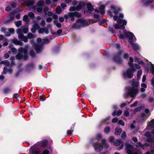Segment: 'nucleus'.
Here are the masks:
<instances>
[{"label":"nucleus","mask_w":154,"mask_h":154,"mask_svg":"<svg viewBox=\"0 0 154 154\" xmlns=\"http://www.w3.org/2000/svg\"><path fill=\"white\" fill-rule=\"evenodd\" d=\"M124 36L122 34L119 35V37L120 38H128V41L131 45L133 48L134 50H137L138 48V45L136 44L133 43V42L136 41V39L133 34L131 32H126L124 31Z\"/></svg>","instance_id":"nucleus-1"},{"label":"nucleus","mask_w":154,"mask_h":154,"mask_svg":"<svg viewBox=\"0 0 154 154\" xmlns=\"http://www.w3.org/2000/svg\"><path fill=\"white\" fill-rule=\"evenodd\" d=\"M129 60L130 62L128 63V64L131 69H129L126 71L124 72L123 74V76L124 78L131 79L133 76L134 72H135L136 70L134 68L133 63L134 61L133 58L132 57H130Z\"/></svg>","instance_id":"nucleus-2"},{"label":"nucleus","mask_w":154,"mask_h":154,"mask_svg":"<svg viewBox=\"0 0 154 154\" xmlns=\"http://www.w3.org/2000/svg\"><path fill=\"white\" fill-rule=\"evenodd\" d=\"M29 47V46L26 45L25 46V48H20L18 50V53L16 56V58L19 60L21 59H23L25 60L27 58V48Z\"/></svg>","instance_id":"nucleus-3"},{"label":"nucleus","mask_w":154,"mask_h":154,"mask_svg":"<svg viewBox=\"0 0 154 154\" xmlns=\"http://www.w3.org/2000/svg\"><path fill=\"white\" fill-rule=\"evenodd\" d=\"M117 22L119 24L117 23L115 24L114 27L115 29H122L124 35V31H125L126 32H128L126 31L124 26L125 25H126L127 24V21L126 20H122L120 18H118V20H117ZM123 35L124 36V35Z\"/></svg>","instance_id":"nucleus-4"},{"label":"nucleus","mask_w":154,"mask_h":154,"mask_svg":"<svg viewBox=\"0 0 154 154\" xmlns=\"http://www.w3.org/2000/svg\"><path fill=\"white\" fill-rule=\"evenodd\" d=\"M125 146L126 150L128 154H141L140 151L134 150L133 149V146L131 145L126 143Z\"/></svg>","instance_id":"nucleus-5"},{"label":"nucleus","mask_w":154,"mask_h":154,"mask_svg":"<svg viewBox=\"0 0 154 154\" xmlns=\"http://www.w3.org/2000/svg\"><path fill=\"white\" fill-rule=\"evenodd\" d=\"M138 92V90L134 87H132L130 89L128 92L124 95V97L126 98L129 95L133 97L135 96Z\"/></svg>","instance_id":"nucleus-6"},{"label":"nucleus","mask_w":154,"mask_h":154,"mask_svg":"<svg viewBox=\"0 0 154 154\" xmlns=\"http://www.w3.org/2000/svg\"><path fill=\"white\" fill-rule=\"evenodd\" d=\"M16 31L17 33L18 34V38L20 40L23 41L25 42H26L28 41L27 37L24 36L22 33L21 29H18Z\"/></svg>","instance_id":"nucleus-7"},{"label":"nucleus","mask_w":154,"mask_h":154,"mask_svg":"<svg viewBox=\"0 0 154 154\" xmlns=\"http://www.w3.org/2000/svg\"><path fill=\"white\" fill-rule=\"evenodd\" d=\"M37 41L38 45H35L34 47L37 52L39 53L42 50V39L40 38H38L37 39Z\"/></svg>","instance_id":"nucleus-8"},{"label":"nucleus","mask_w":154,"mask_h":154,"mask_svg":"<svg viewBox=\"0 0 154 154\" xmlns=\"http://www.w3.org/2000/svg\"><path fill=\"white\" fill-rule=\"evenodd\" d=\"M85 5V4L84 2H80L79 4L76 6L71 7L69 9V11H74L75 10L77 11L80 10L81 8Z\"/></svg>","instance_id":"nucleus-9"},{"label":"nucleus","mask_w":154,"mask_h":154,"mask_svg":"<svg viewBox=\"0 0 154 154\" xmlns=\"http://www.w3.org/2000/svg\"><path fill=\"white\" fill-rule=\"evenodd\" d=\"M81 16V14L77 12H69V17L70 19V20L73 21L74 20V17H79Z\"/></svg>","instance_id":"nucleus-10"},{"label":"nucleus","mask_w":154,"mask_h":154,"mask_svg":"<svg viewBox=\"0 0 154 154\" xmlns=\"http://www.w3.org/2000/svg\"><path fill=\"white\" fill-rule=\"evenodd\" d=\"M87 10H84V13L89 14L93 10V8L91 4L90 3H88L87 5Z\"/></svg>","instance_id":"nucleus-11"},{"label":"nucleus","mask_w":154,"mask_h":154,"mask_svg":"<svg viewBox=\"0 0 154 154\" xmlns=\"http://www.w3.org/2000/svg\"><path fill=\"white\" fill-rule=\"evenodd\" d=\"M38 144L35 145L31 147L29 152L33 154H39V150L37 148Z\"/></svg>","instance_id":"nucleus-12"},{"label":"nucleus","mask_w":154,"mask_h":154,"mask_svg":"<svg viewBox=\"0 0 154 154\" xmlns=\"http://www.w3.org/2000/svg\"><path fill=\"white\" fill-rule=\"evenodd\" d=\"M152 131L151 132V134H152ZM145 136L148 137L147 141L148 142H154V135L153 136V138H152V136L151 135L150 133L149 132H146L144 134Z\"/></svg>","instance_id":"nucleus-13"},{"label":"nucleus","mask_w":154,"mask_h":154,"mask_svg":"<svg viewBox=\"0 0 154 154\" xmlns=\"http://www.w3.org/2000/svg\"><path fill=\"white\" fill-rule=\"evenodd\" d=\"M121 144V145L118 148L119 150L122 149L123 146V143L122 140H114L113 142V144L116 146H118Z\"/></svg>","instance_id":"nucleus-14"},{"label":"nucleus","mask_w":154,"mask_h":154,"mask_svg":"<svg viewBox=\"0 0 154 154\" xmlns=\"http://www.w3.org/2000/svg\"><path fill=\"white\" fill-rule=\"evenodd\" d=\"M78 22H79L82 26L88 25V21L83 19H79L77 20Z\"/></svg>","instance_id":"nucleus-15"},{"label":"nucleus","mask_w":154,"mask_h":154,"mask_svg":"<svg viewBox=\"0 0 154 154\" xmlns=\"http://www.w3.org/2000/svg\"><path fill=\"white\" fill-rule=\"evenodd\" d=\"M105 8V6L104 5H101L100 7L99 11L97 9H96L95 11L97 13L100 12L101 14H103L105 13L104 10Z\"/></svg>","instance_id":"nucleus-16"},{"label":"nucleus","mask_w":154,"mask_h":154,"mask_svg":"<svg viewBox=\"0 0 154 154\" xmlns=\"http://www.w3.org/2000/svg\"><path fill=\"white\" fill-rule=\"evenodd\" d=\"M82 26L79 22H78L77 20L76 21V23L72 26V28L74 29H79Z\"/></svg>","instance_id":"nucleus-17"},{"label":"nucleus","mask_w":154,"mask_h":154,"mask_svg":"<svg viewBox=\"0 0 154 154\" xmlns=\"http://www.w3.org/2000/svg\"><path fill=\"white\" fill-rule=\"evenodd\" d=\"M111 8L113 12L116 14H117L119 11L121 10L120 8L114 5L111 6Z\"/></svg>","instance_id":"nucleus-18"},{"label":"nucleus","mask_w":154,"mask_h":154,"mask_svg":"<svg viewBox=\"0 0 154 154\" xmlns=\"http://www.w3.org/2000/svg\"><path fill=\"white\" fill-rule=\"evenodd\" d=\"M38 32L39 33H43L45 32L46 34H48L49 33L48 30L46 28H41L38 30Z\"/></svg>","instance_id":"nucleus-19"},{"label":"nucleus","mask_w":154,"mask_h":154,"mask_svg":"<svg viewBox=\"0 0 154 154\" xmlns=\"http://www.w3.org/2000/svg\"><path fill=\"white\" fill-rule=\"evenodd\" d=\"M102 149V147L100 144H96L94 146V149L97 152H100Z\"/></svg>","instance_id":"nucleus-20"},{"label":"nucleus","mask_w":154,"mask_h":154,"mask_svg":"<svg viewBox=\"0 0 154 154\" xmlns=\"http://www.w3.org/2000/svg\"><path fill=\"white\" fill-rule=\"evenodd\" d=\"M11 41L13 43L16 45H19L20 46H21L23 45V43L22 42H20L19 40H18L16 39H12L11 40Z\"/></svg>","instance_id":"nucleus-21"},{"label":"nucleus","mask_w":154,"mask_h":154,"mask_svg":"<svg viewBox=\"0 0 154 154\" xmlns=\"http://www.w3.org/2000/svg\"><path fill=\"white\" fill-rule=\"evenodd\" d=\"M131 85L133 86L137 87L139 85V83L138 82L136 81L135 79H133L131 81Z\"/></svg>","instance_id":"nucleus-22"},{"label":"nucleus","mask_w":154,"mask_h":154,"mask_svg":"<svg viewBox=\"0 0 154 154\" xmlns=\"http://www.w3.org/2000/svg\"><path fill=\"white\" fill-rule=\"evenodd\" d=\"M20 29H21L22 32H23L24 33H27L28 32L29 29L26 26H22Z\"/></svg>","instance_id":"nucleus-23"},{"label":"nucleus","mask_w":154,"mask_h":154,"mask_svg":"<svg viewBox=\"0 0 154 154\" xmlns=\"http://www.w3.org/2000/svg\"><path fill=\"white\" fill-rule=\"evenodd\" d=\"M149 146V144L147 143H145L143 145L140 142H138L137 144L136 145V146L137 147H145V146ZM143 148H144V147Z\"/></svg>","instance_id":"nucleus-24"},{"label":"nucleus","mask_w":154,"mask_h":154,"mask_svg":"<svg viewBox=\"0 0 154 154\" xmlns=\"http://www.w3.org/2000/svg\"><path fill=\"white\" fill-rule=\"evenodd\" d=\"M122 131V129L119 128H117L116 129L115 134L117 135H119L121 133Z\"/></svg>","instance_id":"nucleus-25"},{"label":"nucleus","mask_w":154,"mask_h":154,"mask_svg":"<svg viewBox=\"0 0 154 154\" xmlns=\"http://www.w3.org/2000/svg\"><path fill=\"white\" fill-rule=\"evenodd\" d=\"M121 55V53L120 52L118 54L117 56H116L114 58V60L117 63H119L120 62L119 61V60L120 59V57Z\"/></svg>","instance_id":"nucleus-26"},{"label":"nucleus","mask_w":154,"mask_h":154,"mask_svg":"<svg viewBox=\"0 0 154 154\" xmlns=\"http://www.w3.org/2000/svg\"><path fill=\"white\" fill-rule=\"evenodd\" d=\"M142 74V69H140L139 70L137 73V79L139 80L140 78L141 75Z\"/></svg>","instance_id":"nucleus-27"},{"label":"nucleus","mask_w":154,"mask_h":154,"mask_svg":"<svg viewBox=\"0 0 154 154\" xmlns=\"http://www.w3.org/2000/svg\"><path fill=\"white\" fill-rule=\"evenodd\" d=\"M149 125L151 127L154 128V119L152 120L149 123ZM152 134H154V130L152 131Z\"/></svg>","instance_id":"nucleus-28"},{"label":"nucleus","mask_w":154,"mask_h":154,"mask_svg":"<svg viewBox=\"0 0 154 154\" xmlns=\"http://www.w3.org/2000/svg\"><path fill=\"white\" fill-rule=\"evenodd\" d=\"M47 142L46 140H44L40 142L39 145H41L42 147H45L47 145Z\"/></svg>","instance_id":"nucleus-29"},{"label":"nucleus","mask_w":154,"mask_h":154,"mask_svg":"<svg viewBox=\"0 0 154 154\" xmlns=\"http://www.w3.org/2000/svg\"><path fill=\"white\" fill-rule=\"evenodd\" d=\"M0 64H4L6 66H8L10 65V62H9L8 60L3 61L1 62Z\"/></svg>","instance_id":"nucleus-30"},{"label":"nucleus","mask_w":154,"mask_h":154,"mask_svg":"<svg viewBox=\"0 0 154 154\" xmlns=\"http://www.w3.org/2000/svg\"><path fill=\"white\" fill-rule=\"evenodd\" d=\"M62 10L60 6H58L57 7L56 11L57 14H60Z\"/></svg>","instance_id":"nucleus-31"},{"label":"nucleus","mask_w":154,"mask_h":154,"mask_svg":"<svg viewBox=\"0 0 154 154\" xmlns=\"http://www.w3.org/2000/svg\"><path fill=\"white\" fill-rule=\"evenodd\" d=\"M21 21H18L15 22L16 26L17 27H20L21 25Z\"/></svg>","instance_id":"nucleus-32"},{"label":"nucleus","mask_w":154,"mask_h":154,"mask_svg":"<svg viewBox=\"0 0 154 154\" xmlns=\"http://www.w3.org/2000/svg\"><path fill=\"white\" fill-rule=\"evenodd\" d=\"M141 109V108L140 107H138L137 108H136L134 109L133 111V114H135L136 112L137 111H140Z\"/></svg>","instance_id":"nucleus-33"},{"label":"nucleus","mask_w":154,"mask_h":154,"mask_svg":"<svg viewBox=\"0 0 154 154\" xmlns=\"http://www.w3.org/2000/svg\"><path fill=\"white\" fill-rule=\"evenodd\" d=\"M102 144L105 146L107 147H108V145L107 143L106 140L105 139H103L102 140Z\"/></svg>","instance_id":"nucleus-34"},{"label":"nucleus","mask_w":154,"mask_h":154,"mask_svg":"<svg viewBox=\"0 0 154 154\" xmlns=\"http://www.w3.org/2000/svg\"><path fill=\"white\" fill-rule=\"evenodd\" d=\"M23 20L24 21L26 22H28L29 20L28 16L27 15H25L24 16Z\"/></svg>","instance_id":"nucleus-35"},{"label":"nucleus","mask_w":154,"mask_h":154,"mask_svg":"<svg viewBox=\"0 0 154 154\" xmlns=\"http://www.w3.org/2000/svg\"><path fill=\"white\" fill-rule=\"evenodd\" d=\"M44 5V2L42 1H40L37 3V5L38 6H42Z\"/></svg>","instance_id":"nucleus-36"},{"label":"nucleus","mask_w":154,"mask_h":154,"mask_svg":"<svg viewBox=\"0 0 154 154\" xmlns=\"http://www.w3.org/2000/svg\"><path fill=\"white\" fill-rule=\"evenodd\" d=\"M110 131V128L109 127H107L104 129V132L106 133H108Z\"/></svg>","instance_id":"nucleus-37"},{"label":"nucleus","mask_w":154,"mask_h":154,"mask_svg":"<svg viewBox=\"0 0 154 154\" xmlns=\"http://www.w3.org/2000/svg\"><path fill=\"white\" fill-rule=\"evenodd\" d=\"M27 37L29 38H34V36L31 33H29L27 35Z\"/></svg>","instance_id":"nucleus-38"},{"label":"nucleus","mask_w":154,"mask_h":154,"mask_svg":"<svg viewBox=\"0 0 154 154\" xmlns=\"http://www.w3.org/2000/svg\"><path fill=\"white\" fill-rule=\"evenodd\" d=\"M150 63H151V68L150 69L152 73L154 75V65L152 64L151 62Z\"/></svg>","instance_id":"nucleus-39"},{"label":"nucleus","mask_w":154,"mask_h":154,"mask_svg":"<svg viewBox=\"0 0 154 154\" xmlns=\"http://www.w3.org/2000/svg\"><path fill=\"white\" fill-rule=\"evenodd\" d=\"M34 4V2L33 1H29L26 3L27 6H29L33 5Z\"/></svg>","instance_id":"nucleus-40"},{"label":"nucleus","mask_w":154,"mask_h":154,"mask_svg":"<svg viewBox=\"0 0 154 154\" xmlns=\"http://www.w3.org/2000/svg\"><path fill=\"white\" fill-rule=\"evenodd\" d=\"M11 50L12 52H13V53L14 54H15L17 52V49L15 48H12L11 49Z\"/></svg>","instance_id":"nucleus-41"},{"label":"nucleus","mask_w":154,"mask_h":154,"mask_svg":"<svg viewBox=\"0 0 154 154\" xmlns=\"http://www.w3.org/2000/svg\"><path fill=\"white\" fill-rule=\"evenodd\" d=\"M33 27L35 29H38L39 28L38 25L36 23H35L33 26Z\"/></svg>","instance_id":"nucleus-42"},{"label":"nucleus","mask_w":154,"mask_h":154,"mask_svg":"<svg viewBox=\"0 0 154 154\" xmlns=\"http://www.w3.org/2000/svg\"><path fill=\"white\" fill-rule=\"evenodd\" d=\"M14 11H13L12 12H11L10 14V19L11 20H12L14 19Z\"/></svg>","instance_id":"nucleus-43"},{"label":"nucleus","mask_w":154,"mask_h":154,"mask_svg":"<svg viewBox=\"0 0 154 154\" xmlns=\"http://www.w3.org/2000/svg\"><path fill=\"white\" fill-rule=\"evenodd\" d=\"M30 55L32 57H34L35 56L34 52L33 51H31L30 52Z\"/></svg>","instance_id":"nucleus-44"},{"label":"nucleus","mask_w":154,"mask_h":154,"mask_svg":"<svg viewBox=\"0 0 154 154\" xmlns=\"http://www.w3.org/2000/svg\"><path fill=\"white\" fill-rule=\"evenodd\" d=\"M7 68L6 66L4 67V70L2 72V73L3 74H6L7 72Z\"/></svg>","instance_id":"nucleus-45"},{"label":"nucleus","mask_w":154,"mask_h":154,"mask_svg":"<svg viewBox=\"0 0 154 154\" xmlns=\"http://www.w3.org/2000/svg\"><path fill=\"white\" fill-rule=\"evenodd\" d=\"M8 31L10 32V33H11L12 34L14 33V30L13 28L9 29Z\"/></svg>","instance_id":"nucleus-46"},{"label":"nucleus","mask_w":154,"mask_h":154,"mask_svg":"<svg viewBox=\"0 0 154 154\" xmlns=\"http://www.w3.org/2000/svg\"><path fill=\"white\" fill-rule=\"evenodd\" d=\"M138 103V102L137 101H135L133 104H132L131 105V107L136 106H137V104Z\"/></svg>","instance_id":"nucleus-47"},{"label":"nucleus","mask_w":154,"mask_h":154,"mask_svg":"<svg viewBox=\"0 0 154 154\" xmlns=\"http://www.w3.org/2000/svg\"><path fill=\"white\" fill-rule=\"evenodd\" d=\"M118 123L123 126L125 125V123L122 120H120L118 122Z\"/></svg>","instance_id":"nucleus-48"},{"label":"nucleus","mask_w":154,"mask_h":154,"mask_svg":"<svg viewBox=\"0 0 154 154\" xmlns=\"http://www.w3.org/2000/svg\"><path fill=\"white\" fill-rule=\"evenodd\" d=\"M73 131L72 130H68L67 131V134L68 135L71 134L73 132Z\"/></svg>","instance_id":"nucleus-49"},{"label":"nucleus","mask_w":154,"mask_h":154,"mask_svg":"<svg viewBox=\"0 0 154 154\" xmlns=\"http://www.w3.org/2000/svg\"><path fill=\"white\" fill-rule=\"evenodd\" d=\"M34 15V14L32 12H30L28 14V16L31 17H32Z\"/></svg>","instance_id":"nucleus-50"},{"label":"nucleus","mask_w":154,"mask_h":154,"mask_svg":"<svg viewBox=\"0 0 154 154\" xmlns=\"http://www.w3.org/2000/svg\"><path fill=\"white\" fill-rule=\"evenodd\" d=\"M122 111L121 110H119L117 112V113L116 114V116H119L122 113Z\"/></svg>","instance_id":"nucleus-51"},{"label":"nucleus","mask_w":154,"mask_h":154,"mask_svg":"<svg viewBox=\"0 0 154 154\" xmlns=\"http://www.w3.org/2000/svg\"><path fill=\"white\" fill-rule=\"evenodd\" d=\"M52 20L51 18L50 17H48L46 19V21L48 22L49 23L51 22Z\"/></svg>","instance_id":"nucleus-52"},{"label":"nucleus","mask_w":154,"mask_h":154,"mask_svg":"<svg viewBox=\"0 0 154 154\" xmlns=\"http://www.w3.org/2000/svg\"><path fill=\"white\" fill-rule=\"evenodd\" d=\"M64 18L67 20L69 17V12L67 14H65L64 16Z\"/></svg>","instance_id":"nucleus-53"},{"label":"nucleus","mask_w":154,"mask_h":154,"mask_svg":"<svg viewBox=\"0 0 154 154\" xmlns=\"http://www.w3.org/2000/svg\"><path fill=\"white\" fill-rule=\"evenodd\" d=\"M114 138L113 137H111L109 138V141L110 142H112L114 140Z\"/></svg>","instance_id":"nucleus-54"},{"label":"nucleus","mask_w":154,"mask_h":154,"mask_svg":"<svg viewBox=\"0 0 154 154\" xmlns=\"http://www.w3.org/2000/svg\"><path fill=\"white\" fill-rule=\"evenodd\" d=\"M124 115L126 116H129V112L127 110L125 111L124 112Z\"/></svg>","instance_id":"nucleus-55"},{"label":"nucleus","mask_w":154,"mask_h":154,"mask_svg":"<svg viewBox=\"0 0 154 154\" xmlns=\"http://www.w3.org/2000/svg\"><path fill=\"white\" fill-rule=\"evenodd\" d=\"M126 133L125 131H123L122 134V137L123 138H125V137Z\"/></svg>","instance_id":"nucleus-56"},{"label":"nucleus","mask_w":154,"mask_h":154,"mask_svg":"<svg viewBox=\"0 0 154 154\" xmlns=\"http://www.w3.org/2000/svg\"><path fill=\"white\" fill-rule=\"evenodd\" d=\"M135 68L137 69H140L141 68L140 66L137 64H135L134 65Z\"/></svg>","instance_id":"nucleus-57"},{"label":"nucleus","mask_w":154,"mask_h":154,"mask_svg":"<svg viewBox=\"0 0 154 154\" xmlns=\"http://www.w3.org/2000/svg\"><path fill=\"white\" fill-rule=\"evenodd\" d=\"M59 21L60 22H63L64 21V18L62 17H60L59 18Z\"/></svg>","instance_id":"nucleus-58"},{"label":"nucleus","mask_w":154,"mask_h":154,"mask_svg":"<svg viewBox=\"0 0 154 154\" xmlns=\"http://www.w3.org/2000/svg\"><path fill=\"white\" fill-rule=\"evenodd\" d=\"M41 25L42 26H44L45 25V23L44 20H42L41 21Z\"/></svg>","instance_id":"nucleus-59"},{"label":"nucleus","mask_w":154,"mask_h":154,"mask_svg":"<svg viewBox=\"0 0 154 154\" xmlns=\"http://www.w3.org/2000/svg\"><path fill=\"white\" fill-rule=\"evenodd\" d=\"M153 0H149V1L146 2L145 5H149L152 2Z\"/></svg>","instance_id":"nucleus-60"},{"label":"nucleus","mask_w":154,"mask_h":154,"mask_svg":"<svg viewBox=\"0 0 154 154\" xmlns=\"http://www.w3.org/2000/svg\"><path fill=\"white\" fill-rule=\"evenodd\" d=\"M37 10L38 12H40L42 11V8L41 7L37 8Z\"/></svg>","instance_id":"nucleus-61"},{"label":"nucleus","mask_w":154,"mask_h":154,"mask_svg":"<svg viewBox=\"0 0 154 154\" xmlns=\"http://www.w3.org/2000/svg\"><path fill=\"white\" fill-rule=\"evenodd\" d=\"M118 121V119L117 118H114L112 119V122H117Z\"/></svg>","instance_id":"nucleus-62"},{"label":"nucleus","mask_w":154,"mask_h":154,"mask_svg":"<svg viewBox=\"0 0 154 154\" xmlns=\"http://www.w3.org/2000/svg\"><path fill=\"white\" fill-rule=\"evenodd\" d=\"M49 151L47 150H45L43 152V154H49Z\"/></svg>","instance_id":"nucleus-63"},{"label":"nucleus","mask_w":154,"mask_h":154,"mask_svg":"<svg viewBox=\"0 0 154 154\" xmlns=\"http://www.w3.org/2000/svg\"><path fill=\"white\" fill-rule=\"evenodd\" d=\"M56 25L58 28H60L61 27V24L59 23H57Z\"/></svg>","instance_id":"nucleus-64"}]
</instances>
